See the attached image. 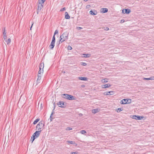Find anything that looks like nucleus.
Listing matches in <instances>:
<instances>
[{
  "label": "nucleus",
  "instance_id": "f257e3e1",
  "mask_svg": "<svg viewBox=\"0 0 154 154\" xmlns=\"http://www.w3.org/2000/svg\"><path fill=\"white\" fill-rule=\"evenodd\" d=\"M68 34L67 32H63L60 36V40L57 42L56 45L57 47L59 48V46L60 43H62L68 39Z\"/></svg>",
  "mask_w": 154,
  "mask_h": 154
},
{
  "label": "nucleus",
  "instance_id": "f03ea898",
  "mask_svg": "<svg viewBox=\"0 0 154 154\" xmlns=\"http://www.w3.org/2000/svg\"><path fill=\"white\" fill-rule=\"evenodd\" d=\"M42 130L36 131L33 134L32 137L31 139H32V142L34 140L37 138L39 136Z\"/></svg>",
  "mask_w": 154,
  "mask_h": 154
},
{
  "label": "nucleus",
  "instance_id": "7ed1b4c3",
  "mask_svg": "<svg viewBox=\"0 0 154 154\" xmlns=\"http://www.w3.org/2000/svg\"><path fill=\"white\" fill-rule=\"evenodd\" d=\"M62 97L66 99L69 100H74L75 99L73 98V97L71 95L69 94H64L62 95Z\"/></svg>",
  "mask_w": 154,
  "mask_h": 154
},
{
  "label": "nucleus",
  "instance_id": "20e7f679",
  "mask_svg": "<svg viewBox=\"0 0 154 154\" xmlns=\"http://www.w3.org/2000/svg\"><path fill=\"white\" fill-rule=\"evenodd\" d=\"M44 126V124L42 122H39L36 126V128L38 129V131L42 130L41 129L43 128Z\"/></svg>",
  "mask_w": 154,
  "mask_h": 154
},
{
  "label": "nucleus",
  "instance_id": "39448f33",
  "mask_svg": "<svg viewBox=\"0 0 154 154\" xmlns=\"http://www.w3.org/2000/svg\"><path fill=\"white\" fill-rule=\"evenodd\" d=\"M57 105L59 107L61 108H64L65 106V105L64 103L63 102L60 101L57 104Z\"/></svg>",
  "mask_w": 154,
  "mask_h": 154
},
{
  "label": "nucleus",
  "instance_id": "423d86ee",
  "mask_svg": "<svg viewBox=\"0 0 154 154\" xmlns=\"http://www.w3.org/2000/svg\"><path fill=\"white\" fill-rule=\"evenodd\" d=\"M114 92L112 91H106L105 92L104 94L105 95H112L114 94Z\"/></svg>",
  "mask_w": 154,
  "mask_h": 154
},
{
  "label": "nucleus",
  "instance_id": "0eeeda50",
  "mask_svg": "<svg viewBox=\"0 0 154 154\" xmlns=\"http://www.w3.org/2000/svg\"><path fill=\"white\" fill-rule=\"evenodd\" d=\"M111 86V85L110 84H107L102 85L101 86V87L102 88H108L110 87Z\"/></svg>",
  "mask_w": 154,
  "mask_h": 154
},
{
  "label": "nucleus",
  "instance_id": "6e6552de",
  "mask_svg": "<svg viewBox=\"0 0 154 154\" xmlns=\"http://www.w3.org/2000/svg\"><path fill=\"white\" fill-rule=\"evenodd\" d=\"M40 4L38 3V8L37 9H38L39 10H41V9L43 7V4Z\"/></svg>",
  "mask_w": 154,
  "mask_h": 154
},
{
  "label": "nucleus",
  "instance_id": "1a4fd4ad",
  "mask_svg": "<svg viewBox=\"0 0 154 154\" xmlns=\"http://www.w3.org/2000/svg\"><path fill=\"white\" fill-rule=\"evenodd\" d=\"M90 14L92 15H95L97 14V12L96 11L94 10L93 11L92 10H91L89 12Z\"/></svg>",
  "mask_w": 154,
  "mask_h": 154
},
{
  "label": "nucleus",
  "instance_id": "9d476101",
  "mask_svg": "<svg viewBox=\"0 0 154 154\" xmlns=\"http://www.w3.org/2000/svg\"><path fill=\"white\" fill-rule=\"evenodd\" d=\"M143 79L144 80H154V76H151L149 78H143Z\"/></svg>",
  "mask_w": 154,
  "mask_h": 154
},
{
  "label": "nucleus",
  "instance_id": "9b49d317",
  "mask_svg": "<svg viewBox=\"0 0 154 154\" xmlns=\"http://www.w3.org/2000/svg\"><path fill=\"white\" fill-rule=\"evenodd\" d=\"M91 56V54H82V57H85V58H88L89 57Z\"/></svg>",
  "mask_w": 154,
  "mask_h": 154
},
{
  "label": "nucleus",
  "instance_id": "f8f14e48",
  "mask_svg": "<svg viewBox=\"0 0 154 154\" xmlns=\"http://www.w3.org/2000/svg\"><path fill=\"white\" fill-rule=\"evenodd\" d=\"M101 12H102L103 13H106L108 11V9L107 8H102L101 9Z\"/></svg>",
  "mask_w": 154,
  "mask_h": 154
},
{
  "label": "nucleus",
  "instance_id": "ddd939ff",
  "mask_svg": "<svg viewBox=\"0 0 154 154\" xmlns=\"http://www.w3.org/2000/svg\"><path fill=\"white\" fill-rule=\"evenodd\" d=\"M55 42L51 41L49 46L50 47V48H54L55 45Z\"/></svg>",
  "mask_w": 154,
  "mask_h": 154
},
{
  "label": "nucleus",
  "instance_id": "4468645a",
  "mask_svg": "<svg viewBox=\"0 0 154 154\" xmlns=\"http://www.w3.org/2000/svg\"><path fill=\"white\" fill-rule=\"evenodd\" d=\"M44 63H41L39 66V69H43L44 67Z\"/></svg>",
  "mask_w": 154,
  "mask_h": 154
},
{
  "label": "nucleus",
  "instance_id": "2eb2a0df",
  "mask_svg": "<svg viewBox=\"0 0 154 154\" xmlns=\"http://www.w3.org/2000/svg\"><path fill=\"white\" fill-rule=\"evenodd\" d=\"M79 79L82 80L87 81V78L85 77H79Z\"/></svg>",
  "mask_w": 154,
  "mask_h": 154
},
{
  "label": "nucleus",
  "instance_id": "dca6fc26",
  "mask_svg": "<svg viewBox=\"0 0 154 154\" xmlns=\"http://www.w3.org/2000/svg\"><path fill=\"white\" fill-rule=\"evenodd\" d=\"M65 18L66 19H69L70 18V17L69 15L68 14V13L67 12H66L65 13Z\"/></svg>",
  "mask_w": 154,
  "mask_h": 154
},
{
  "label": "nucleus",
  "instance_id": "f3484780",
  "mask_svg": "<svg viewBox=\"0 0 154 154\" xmlns=\"http://www.w3.org/2000/svg\"><path fill=\"white\" fill-rule=\"evenodd\" d=\"M37 83H38L40 82L39 81L41 79V75H37Z\"/></svg>",
  "mask_w": 154,
  "mask_h": 154
},
{
  "label": "nucleus",
  "instance_id": "a211bd4d",
  "mask_svg": "<svg viewBox=\"0 0 154 154\" xmlns=\"http://www.w3.org/2000/svg\"><path fill=\"white\" fill-rule=\"evenodd\" d=\"M131 11V10L129 9H125V14H129L130 13Z\"/></svg>",
  "mask_w": 154,
  "mask_h": 154
},
{
  "label": "nucleus",
  "instance_id": "6ab92c4d",
  "mask_svg": "<svg viewBox=\"0 0 154 154\" xmlns=\"http://www.w3.org/2000/svg\"><path fill=\"white\" fill-rule=\"evenodd\" d=\"M98 112V109H93L92 110V113H96L97 112Z\"/></svg>",
  "mask_w": 154,
  "mask_h": 154
},
{
  "label": "nucleus",
  "instance_id": "aec40b11",
  "mask_svg": "<svg viewBox=\"0 0 154 154\" xmlns=\"http://www.w3.org/2000/svg\"><path fill=\"white\" fill-rule=\"evenodd\" d=\"M43 72V69H39L38 72V75H41V74H42Z\"/></svg>",
  "mask_w": 154,
  "mask_h": 154
},
{
  "label": "nucleus",
  "instance_id": "412c9836",
  "mask_svg": "<svg viewBox=\"0 0 154 154\" xmlns=\"http://www.w3.org/2000/svg\"><path fill=\"white\" fill-rule=\"evenodd\" d=\"M126 99H124L121 100V103L123 104H126Z\"/></svg>",
  "mask_w": 154,
  "mask_h": 154
},
{
  "label": "nucleus",
  "instance_id": "4be33fe9",
  "mask_svg": "<svg viewBox=\"0 0 154 154\" xmlns=\"http://www.w3.org/2000/svg\"><path fill=\"white\" fill-rule=\"evenodd\" d=\"M101 82L103 83H105L108 82V81L106 79H103L101 80Z\"/></svg>",
  "mask_w": 154,
  "mask_h": 154
},
{
  "label": "nucleus",
  "instance_id": "5701e85b",
  "mask_svg": "<svg viewBox=\"0 0 154 154\" xmlns=\"http://www.w3.org/2000/svg\"><path fill=\"white\" fill-rule=\"evenodd\" d=\"M143 118V116H137V120H141Z\"/></svg>",
  "mask_w": 154,
  "mask_h": 154
},
{
  "label": "nucleus",
  "instance_id": "b1692460",
  "mask_svg": "<svg viewBox=\"0 0 154 154\" xmlns=\"http://www.w3.org/2000/svg\"><path fill=\"white\" fill-rule=\"evenodd\" d=\"M39 119H37L34 121V122H33V124L34 125L36 124L37 123V122H38L39 121Z\"/></svg>",
  "mask_w": 154,
  "mask_h": 154
},
{
  "label": "nucleus",
  "instance_id": "393cba45",
  "mask_svg": "<svg viewBox=\"0 0 154 154\" xmlns=\"http://www.w3.org/2000/svg\"><path fill=\"white\" fill-rule=\"evenodd\" d=\"M46 0H38V3L40 4H44Z\"/></svg>",
  "mask_w": 154,
  "mask_h": 154
},
{
  "label": "nucleus",
  "instance_id": "a878e982",
  "mask_svg": "<svg viewBox=\"0 0 154 154\" xmlns=\"http://www.w3.org/2000/svg\"><path fill=\"white\" fill-rule=\"evenodd\" d=\"M67 142L68 143L73 144H74L75 143V142L74 141H67Z\"/></svg>",
  "mask_w": 154,
  "mask_h": 154
},
{
  "label": "nucleus",
  "instance_id": "bb28decb",
  "mask_svg": "<svg viewBox=\"0 0 154 154\" xmlns=\"http://www.w3.org/2000/svg\"><path fill=\"white\" fill-rule=\"evenodd\" d=\"M126 99V103H130L131 102V99Z\"/></svg>",
  "mask_w": 154,
  "mask_h": 154
},
{
  "label": "nucleus",
  "instance_id": "cd10ccee",
  "mask_svg": "<svg viewBox=\"0 0 154 154\" xmlns=\"http://www.w3.org/2000/svg\"><path fill=\"white\" fill-rule=\"evenodd\" d=\"M6 42L7 44H9L11 42V39L10 38L8 39L6 41Z\"/></svg>",
  "mask_w": 154,
  "mask_h": 154
},
{
  "label": "nucleus",
  "instance_id": "c85d7f7f",
  "mask_svg": "<svg viewBox=\"0 0 154 154\" xmlns=\"http://www.w3.org/2000/svg\"><path fill=\"white\" fill-rule=\"evenodd\" d=\"M80 133L82 134H85L86 133V132L85 130H82L80 131Z\"/></svg>",
  "mask_w": 154,
  "mask_h": 154
},
{
  "label": "nucleus",
  "instance_id": "c756f323",
  "mask_svg": "<svg viewBox=\"0 0 154 154\" xmlns=\"http://www.w3.org/2000/svg\"><path fill=\"white\" fill-rule=\"evenodd\" d=\"M52 41L54 42H55V38L54 35V36L53 37Z\"/></svg>",
  "mask_w": 154,
  "mask_h": 154
},
{
  "label": "nucleus",
  "instance_id": "7c9ffc66",
  "mask_svg": "<svg viewBox=\"0 0 154 154\" xmlns=\"http://www.w3.org/2000/svg\"><path fill=\"white\" fill-rule=\"evenodd\" d=\"M58 30L57 29H56L55 31L54 35V36L55 35L58 34Z\"/></svg>",
  "mask_w": 154,
  "mask_h": 154
},
{
  "label": "nucleus",
  "instance_id": "2f4dec72",
  "mask_svg": "<svg viewBox=\"0 0 154 154\" xmlns=\"http://www.w3.org/2000/svg\"><path fill=\"white\" fill-rule=\"evenodd\" d=\"M137 116L136 115H134V116H132V118H133V119H134L137 120Z\"/></svg>",
  "mask_w": 154,
  "mask_h": 154
},
{
  "label": "nucleus",
  "instance_id": "473e14b6",
  "mask_svg": "<svg viewBox=\"0 0 154 154\" xmlns=\"http://www.w3.org/2000/svg\"><path fill=\"white\" fill-rule=\"evenodd\" d=\"M122 110L121 109V108H118L117 109V112H120Z\"/></svg>",
  "mask_w": 154,
  "mask_h": 154
},
{
  "label": "nucleus",
  "instance_id": "72a5a7b5",
  "mask_svg": "<svg viewBox=\"0 0 154 154\" xmlns=\"http://www.w3.org/2000/svg\"><path fill=\"white\" fill-rule=\"evenodd\" d=\"M81 65H82L83 66H85L87 64L86 63H85L81 62Z\"/></svg>",
  "mask_w": 154,
  "mask_h": 154
},
{
  "label": "nucleus",
  "instance_id": "f704fd0d",
  "mask_svg": "<svg viewBox=\"0 0 154 154\" xmlns=\"http://www.w3.org/2000/svg\"><path fill=\"white\" fill-rule=\"evenodd\" d=\"M65 10H66V8H65V7H64V8H62L60 10V11H65Z\"/></svg>",
  "mask_w": 154,
  "mask_h": 154
},
{
  "label": "nucleus",
  "instance_id": "c9c22d12",
  "mask_svg": "<svg viewBox=\"0 0 154 154\" xmlns=\"http://www.w3.org/2000/svg\"><path fill=\"white\" fill-rule=\"evenodd\" d=\"M72 130V128L70 127H68L66 128V130L67 131H69Z\"/></svg>",
  "mask_w": 154,
  "mask_h": 154
},
{
  "label": "nucleus",
  "instance_id": "e433bc0d",
  "mask_svg": "<svg viewBox=\"0 0 154 154\" xmlns=\"http://www.w3.org/2000/svg\"><path fill=\"white\" fill-rule=\"evenodd\" d=\"M4 31L3 32V34L4 35H6V32H5V27H4Z\"/></svg>",
  "mask_w": 154,
  "mask_h": 154
},
{
  "label": "nucleus",
  "instance_id": "4c0bfd02",
  "mask_svg": "<svg viewBox=\"0 0 154 154\" xmlns=\"http://www.w3.org/2000/svg\"><path fill=\"white\" fill-rule=\"evenodd\" d=\"M104 29L106 31H107L109 30V28L107 27H104Z\"/></svg>",
  "mask_w": 154,
  "mask_h": 154
},
{
  "label": "nucleus",
  "instance_id": "58836bf2",
  "mask_svg": "<svg viewBox=\"0 0 154 154\" xmlns=\"http://www.w3.org/2000/svg\"><path fill=\"white\" fill-rule=\"evenodd\" d=\"M71 154H78V152H71Z\"/></svg>",
  "mask_w": 154,
  "mask_h": 154
},
{
  "label": "nucleus",
  "instance_id": "ea45409f",
  "mask_svg": "<svg viewBox=\"0 0 154 154\" xmlns=\"http://www.w3.org/2000/svg\"><path fill=\"white\" fill-rule=\"evenodd\" d=\"M41 10H39L38 9H37V14H38L39 12Z\"/></svg>",
  "mask_w": 154,
  "mask_h": 154
},
{
  "label": "nucleus",
  "instance_id": "a19ab883",
  "mask_svg": "<svg viewBox=\"0 0 154 154\" xmlns=\"http://www.w3.org/2000/svg\"><path fill=\"white\" fill-rule=\"evenodd\" d=\"M125 9H123V10H122V13L123 14H125Z\"/></svg>",
  "mask_w": 154,
  "mask_h": 154
},
{
  "label": "nucleus",
  "instance_id": "79ce46f5",
  "mask_svg": "<svg viewBox=\"0 0 154 154\" xmlns=\"http://www.w3.org/2000/svg\"><path fill=\"white\" fill-rule=\"evenodd\" d=\"M3 38L5 40V39L6 38V35H3Z\"/></svg>",
  "mask_w": 154,
  "mask_h": 154
},
{
  "label": "nucleus",
  "instance_id": "37998d69",
  "mask_svg": "<svg viewBox=\"0 0 154 154\" xmlns=\"http://www.w3.org/2000/svg\"><path fill=\"white\" fill-rule=\"evenodd\" d=\"M125 22V20H121V23H123Z\"/></svg>",
  "mask_w": 154,
  "mask_h": 154
},
{
  "label": "nucleus",
  "instance_id": "c03bdc74",
  "mask_svg": "<svg viewBox=\"0 0 154 154\" xmlns=\"http://www.w3.org/2000/svg\"><path fill=\"white\" fill-rule=\"evenodd\" d=\"M90 5H87L86 6V8H89V7H90Z\"/></svg>",
  "mask_w": 154,
  "mask_h": 154
},
{
  "label": "nucleus",
  "instance_id": "a18cd8bd",
  "mask_svg": "<svg viewBox=\"0 0 154 154\" xmlns=\"http://www.w3.org/2000/svg\"><path fill=\"white\" fill-rule=\"evenodd\" d=\"M78 29H82V28L80 27H78L77 28Z\"/></svg>",
  "mask_w": 154,
  "mask_h": 154
},
{
  "label": "nucleus",
  "instance_id": "49530a36",
  "mask_svg": "<svg viewBox=\"0 0 154 154\" xmlns=\"http://www.w3.org/2000/svg\"><path fill=\"white\" fill-rule=\"evenodd\" d=\"M67 48H72V47H71L69 45L68 46V47H67Z\"/></svg>",
  "mask_w": 154,
  "mask_h": 154
},
{
  "label": "nucleus",
  "instance_id": "de8ad7c7",
  "mask_svg": "<svg viewBox=\"0 0 154 154\" xmlns=\"http://www.w3.org/2000/svg\"><path fill=\"white\" fill-rule=\"evenodd\" d=\"M33 23L32 24V26H31V27L30 28V30H31V28H32V25H33Z\"/></svg>",
  "mask_w": 154,
  "mask_h": 154
},
{
  "label": "nucleus",
  "instance_id": "09e8293b",
  "mask_svg": "<svg viewBox=\"0 0 154 154\" xmlns=\"http://www.w3.org/2000/svg\"><path fill=\"white\" fill-rule=\"evenodd\" d=\"M52 115H53V113H52L51 114V115L50 116V117L51 118V116H52Z\"/></svg>",
  "mask_w": 154,
  "mask_h": 154
},
{
  "label": "nucleus",
  "instance_id": "8fccbe9b",
  "mask_svg": "<svg viewBox=\"0 0 154 154\" xmlns=\"http://www.w3.org/2000/svg\"><path fill=\"white\" fill-rule=\"evenodd\" d=\"M88 0H84V1L85 2H87L88 1Z\"/></svg>",
  "mask_w": 154,
  "mask_h": 154
},
{
  "label": "nucleus",
  "instance_id": "3c124183",
  "mask_svg": "<svg viewBox=\"0 0 154 154\" xmlns=\"http://www.w3.org/2000/svg\"><path fill=\"white\" fill-rule=\"evenodd\" d=\"M71 49V48H70V49H69V50H71V49Z\"/></svg>",
  "mask_w": 154,
  "mask_h": 154
}]
</instances>
